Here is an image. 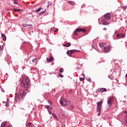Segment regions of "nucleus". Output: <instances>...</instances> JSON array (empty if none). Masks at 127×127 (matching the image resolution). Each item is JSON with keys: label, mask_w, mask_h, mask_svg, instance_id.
I'll list each match as a JSON object with an SVG mask.
<instances>
[{"label": "nucleus", "mask_w": 127, "mask_h": 127, "mask_svg": "<svg viewBox=\"0 0 127 127\" xmlns=\"http://www.w3.org/2000/svg\"><path fill=\"white\" fill-rule=\"evenodd\" d=\"M60 104L61 106H68L71 104L70 101L65 99V98H61L60 100Z\"/></svg>", "instance_id": "obj_2"}, {"label": "nucleus", "mask_w": 127, "mask_h": 127, "mask_svg": "<svg viewBox=\"0 0 127 127\" xmlns=\"http://www.w3.org/2000/svg\"><path fill=\"white\" fill-rule=\"evenodd\" d=\"M45 109H47V110H48H48H49V106L45 105Z\"/></svg>", "instance_id": "obj_32"}, {"label": "nucleus", "mask_w": 127, "mask_h": 127, "mask_svg": "<svg viewBox=\"0 0 127 127\" xmlns=\"http://www.w3.org/2000/svg\"><path fill=\"white\" fill-rule=\"evenodd\" d=\"M80 52V50H70L66 52V54L69 56V57H72V54L75 53V52Z\"/></svg>", "instance_id": "obj_4"}, {"label": "nucleus", "mask_w": 127, "mask_h": 127, "mask_svg": "<svg viewBox=\"0 0 127 127\" xmlns=\"http://www.w3.org/2000/svg\"><path fill=\"white\" fill-rule=\"evenodd\" d=\"M103 51L105 53H108V52H110V51H111V46H106L104 48Z\"/></svg>", "instance_id": "obj_6"}, {"label": "nucleus", "mask_w": 127, "mask_h": 127, "mask_svg": "<svg viewBox=\"0 0 127 127\" xmlns=\"http://www.w3.org/2000/svg\"><path fill=\"white\" fill-rule=\"evenodd\" d=\"M28 93V89H26L25 90L21 89L19 92L20 96L21 97L22 99L25 98V96H26V93Z\"/></svg>", "instance_id": "obj_3"}, {"label": "nucleus", "mask_w": 127, "mask_h": 127, "mask_svg": "<svg viewBox=\"0 0 127 127\" xmlns=\"http://www.w3.org/2000/svg\"><path fill=\"white\" fill-rule=\"evenodd\" d=\"M13 10L14 11H16V12H19V11H21V9H20L14 8Z\"/></svg>", "instance_id": "obj_20"}, {"label": "nucleus", "mask_w": 127, "mask_h": 127, "mask_svg": "<svg viewBox=\"0 0 127 127\" xmlns=\"http://www.w3.org/2000/svg\"><path fill=\"white\" fill-rule=\"evenodd\" d=\"M8 127H12V125H9V126H8Z\"/></svg>", "instance_id": "obj_49"}, {"label": "nucleus", "mask_w": 127, "mask_h": 127, "mask_svg": "<svg viewBox=\"0 0 127 127\" xmlns=\"http://www.w3.org/2000/svg\"><path fill=\"white\" fill-rule=\"evenodd\" d=\"M101 110H102V107L101 106H97V112H101Z\"/></svg>", "instance_id": "obj_19"}, {"label": "nucleus", "mask_w": 127, "mask_h": 127, "mask_svg": "<svg viewBox=\"0 0 127 127\" xmlns=\"http://www.w3.org/2000/svg\"><path fill=\"white\" fill-rule=\"evenodd\" d=\"M68 3H69V4H70L71 5H73V4H74V1H69L68 2Z\"/></svg>", "instance_id": "obj_26"}, {"label": "nucleus", "mask_w": 127, "mask_h": 127, "mask_svg": "<svg viewBox=\"0 0 127 127\" xmlns=\"http://www.w3.org/2000/svg\"><path fill=\"white\" fill-rule=\"evenodd\" d=\"M64 46L65 47H70V46H71V44L70 43H67L64 45Z\"/></svg>", "instance_id": "obj_17"}, {"label": "nucleus", "mask_w": 127, "mask_h": 127, "mask_svg": "<svg viewBox=\"0 0 127 127\" xmlns=\"http://www.w3.org/2000/svg\"><path fill=\"white\" fill-rule=\"evenodd\" d=\"M0 51H1V46L0 45Z\"/></svg>", "instance_id": "obj_48"}, {"label": "nucleus", "mask_w": 127, "mask_h": 127, "mask_svg": "<svg viewBox=\"0 0 127 127\" xmlns=\"http://www.w3.org/2000/svg\"><path fill=\"white\" fill-rule=\"evenodd\" d=\"M120 35H121L120 36V38H122L124 37V36H125V35L122 34H120Z\"/></svg>", "instance_id": "obj_38"}, {"label": "nucleus", "mask_w": 127, "mask_h": 127, "mask_svg": "<svg viewBox=\"0 0 127 127\" xmlns=\"http://www.w3.org/2000/svg\"><path fill=\"white\" fill-rule=\"evenodd\" d=\"M21 86L24 88H28L30 86V81L28 78L22 79L20 82Z\"/></svg>", "instance_id": "obj_1"}, {"label": "nucleus", "mask_w": 127, "mask_h": 127, "mask_svg": "<svg viewBox=\"0 0 127 127\" xmlns=\"http://www.w3.org/2000/svg\"><path fill=\"white\" fill-rule=\"evenodd\" d=\"M99 45L100 47H104V46H105V44L104 43H100Z\"/></svg>", "instance_id": "obj_22"}, {"label": "nucleus", "mask_w": 127, "mask_h": 127, "mask_svg": "<svg viewBox=\"0 0 127 127\" xmlns=\"http://www.w3.org/2000/svg\"><path fill=\"white\" fill-rule=\"evenodd\" d=\"M14 100L18 103V102H20V101H21L20 97H19V96L18 95H17V93H15V96L14 98Z\"/></svg>", "instance_id": "obj_9"}, {"label": "nucleus", "mask_w": 127, "mask_h": 127, "mask_svg": "<svg viewBox=\"0 0 127 127\" xmlns=\"http://www.w3.org/2000/svg\"><path fill=\"white\" fill-rule=\"evenodd\" d=\"M50 110H52V108H50Z\"/></svg>", "instance_id": "obj_53"}, {"label": "nucleus", "mask_w": 127, "mask_h": 127, "mask_svg": "<svg viewBox=\"0 0 127 127\" xmlns=\"http://www.w3.org/2000/svg\"><path fill=\"white\" fill-rule=\"evenodd\" d=\"M52 116H53V117H54V118H55V116H56V115H55V114H52Z\"/></svg>", "instance_id": "obj_46"}, {"label": "nucleus", "mask_w": 127, "mask_h": 127, "mask_svg": "<svg viewBox=\"0 0 127 127\" xmlns=\"http://www.w3.org/2000/svg\"><path fill=\"white\" fill-rule=\"evenodd\" d=\"M60 73H63V72H64V69L63 68H61V69H60Z\"/></svg>", "instance_id": "obj_27"}, {"label": "nucleus", "mask_w": 127, "mask_h": 127, "mask_svg": "<svg viewBox=\"0 0 127 127\" xmlns=\"http://www.w3.org/2000/svg\"><path fill=\"white\" fill-rule=\"evenodd\" d=\"M72 92L73 91H72L71 89H70L69 90H68V94H72Z\"/></svg>", "instance_id": "obj_33"}, {"label": "nucleus", "mask_w": 127, "mask_h": 127, "mask_svg": "<svg viewBox=\"0 0 127 127\" xmlns=\"http://www.w3.org/2000/svg\"><path fill=\"white\" fill-rule=\"evenodd\" d=\"M13 3H14V4H18L17 2H16V1H14Z\"/></svg>", "instance_id": "obj_40"}, {"label": "nucleus", "mask_w": 127, "mask_h": 127, "mask_svg": "<svg viewBox=\"0 0 127 127\" xmlns=\"http://www.w3.org/2000/svg\"><path fill=\"white\" fill-rule=\"evenodd\" d=\"M46 11V9L44 10V11H43L39 13L40 15H42L44 13H45V12Z\"/></svg>", "instance_id": "obj_23"}, {"label": "nucleus", "mask_w": 127, "mask_h": 127, "mask_svg": "<svg viewBox=\"0 0 127 127\" xmlns=\"http://www.w3.org/2000/svg\"><path fill=\"white\" fill-rule=\"evenodd\" d=\"M28 126L30 127H34V125L32 124V123H28Z\"/></svg>", "instance_id": "obj_18"}, {"label": "nucleus", "mask_w": 127, "mask_h": 127, "mask_svg": "<svg viewBox=\"0 0 127 127\" xmlns=\"http://www.w3.org/2000/svg\"><path fill=\"white\" fill-rule=\"evenodd\" d=\"M80 81H84L85 80V78L83 77H79Z\"/></svg>", "instance_id": "obj_34"}, {"label": "nucleus", "mask_w": 127, "mask_h": 127, "mask_svg": "<svg viewBox=\"0 0 127 127\" xmlns=\"http://www.w3.org/2000/svg\"><path fill=\"white\" fill-rule=\"evenodd\" d=\"M51 4H52V2H48L47 7H49V6H50V5H51Z\"/></svg>", "instance_id": "obj_25"}, {"label": "nucleus", "mask_w": 127, "mask_h": 127, "mask_svg": "<svg viewBox=\"0 0 127 127\" xmlns=\"http://www.w3.org/2000/svg\"><path fill=\"white\" fill-rule=\"evenodd\" d=\"M59 76L61 78H63V77H64V76L63 75L62 73H60Z\"/></svg>", "instance_id": "obj_35"}, {"label": "nucleus", "mask_w": 127, "mask_h": 127, "mask_svg": "<svg viewBox=\"0 0 127 127\" xmlns=\"http://www.w3.org/2000/svg\"><path fill=\"white\" fill-rule=\"evenodd\" d=\"M107 90L105 88H98L97 90L98 92H101V93H104V92H107Z\"/></svg>", "instance_id": "obj_10"}, {"label": "nucleus", "mask_w": 127, "mask_h": 127, "mask_svg": "<svg viewBox=\"0 0 127 127\" xmlns=\"http://www.w3.org/2000/svg\"><path fill=\"white\" fill-rule=\"evenodd\" d=\"M77 32H86V29L78 28L74 31V34H75V35H78Z\"/></svg>", "instance_id": "obj_5"}, {"label": "nucleus", "mask_w": 127, "mask_h": 127, "mask_svg": "<svg viewBox=\"0 0 127 127\" xmlns=\"http://www.w3.org/2000/svg\"><path fill=\"white\" fill-rule=\"evenodd\" d=\"M41 9H42V8L40 7L37 10H35V11H36L37 12H39V11H40V10H41Z\"/></svg>", "instance_id": "obj_24"}, {"label": "nucleus", "mask_w": 127, "mask_h": 127, "mask_svg": "<svg viewBox=\"0 0 127 127\" xmlns=\"http://www.w3.org/2000/svg\"><path fill=\"white\" fill-rule=\"evenodd\" d=\"M48 112L50 115H51L52 114V112H51V111H50V110H48Z\"/></svg>", "instance_id": "obj_36"}, {"label": "nucleus", "mask_w": 127, "mask_h": 127, "mask_svg": "<svg viewBox=\"0 0 127 127\" xmlns=\"http://www.w3.org/2000/svg\"><path fill=\"white\" fill-rule=\"evenodd\" d=\"M116 37H117L118 38H121V34H118L116 35Z\"/></svg>", "instance_id": "obj_31"}, {"label": "nucleus", "mask_w": 127, "mask_h": 127, "mask_svg": "<svg viewBox=\"0 0 127 127\" xmlns=\"http://www.w3.org/2000/svg\"><path fill=\"white\" fill-rule=\"evenodd\" d=\"M111 16L110 13H107L105 14L104 15L105 19H106V20H110V19H111Z\"/></svg>", "instance_id": "obj_8"}, {"label": "nucleus", "mask_w": 127, "mask_h": 127, "mask_svg": "<svg viewBox=\"0 0 127 127\" xmlns=\"http://www.w3.org/2000/svg\"><path fill=\"white\" fill-rule=\"evenodd\" d=\"M127 6H125L124 7H123L124 9H127Z\"/></svg>", "instance_id": "obj_41"}, {"label": "nucleus", "mask_w": 127, "mask_h": 127, "mask_svg": "<svg viewBox=\"0 0 127 127\" xmlns=\"http://www.w3.org/2000/svg\"><path fill=\"white\" fill-rule=\"evenodd\" d=\"M1 37L3 39V41H5L6 40V36L4 34H1Z\"/></svg>", "instance_id": "obj_14"}, {"label": "nucleus", "mask_w": 127, "mask_h": 127, "mask_svg": "<svg viewBox=\"0 0 127 127\" xmlns=\"http://www.w3.org/2000/svg\"><path fill=\"white\" fill-rule=\"evenodd\" d=\"M49 61L50 62H52L54 61V58L53 57H51L49 59Z\"/></svg>", "instance_id": "obj_21"}, {"label": "nucleus", "mask_w": 127, "mask_h": 127, "mask_svg": "<svg viewBox=\"0 0 127 127\" xmlns=\"http://www.w3.org/2000/svg\"><path fill=\"white\" fill-rule=\"evenodd\" d=\"M47 62H49V59H48V58H47Z\"/></svg>", "instance_id": "obj_45"}, {"label": "nucleus", "mask_w": 127, "mask_h": 127, "mask_svg": "<svg viewBox=\"0 0 127 127\" xmlns=\"http://www.w3.org/2000/svg\"><path fill=\"white\" fill-rule=\"evenodd\" d=\"M37 60V59H34L32 60L33 63H36V61Z\"/></svg>", "instance_id": "obj_29"}, {"label": "nucleus", "mask_w": 127, "mask_h": 127, "mask_svg": "<svg viewBox=\"0 0 127 127\" xmlns=\"http://www.w3.org/2000/svg\"><path fill=\"white\" fill-rule=\"evenodd\" d=\"M70 110H74V105H70Z\"/></svg>", "instance_id": "obj_28"}, {"label": "nucleus", "mask_w": 127, "mask_h": 127, "mask_svg": "<svg viewBox=\"0 0 127 127\" xmlns=\"http://www.w3.org/2000/svg\"><path fill=\"white\" fill-rule=\"evenodd\" d=\"M114 102V98L113 97L110 98L108 99V102H107V106L109 108H111V106H112V103Z\"/></svg>", "instance_id": "obj_7"}, {"label": "nucleus", "mask_w": 127, "mask_h": 127, "mask_svg": "<svg viewBox=\"0 0 127 127\" xmlns=\"http://www.w3.org/2000/svg\"><path fill=\"white\" fill-rule=\"evenodd\" d=\"M13 1H17V0H12Z\"/></svg>", "instance_id": "obj_50"}, {"label": "nucleus", "mask_w": 127, "mask_h": 127, "mask_svg": "<svg viewBox=\"0 0 127 127\" xmlns=\"http://www.w3.org/2000/svg\"><path fill=\"white\" fill-rule=\"evenodd\" d=\"M83 77H85V74H83Z\"/></svg>", "instance_id": "obj_51"}, {"label": "nucleus", "mask_w": 127, "mask_h": 127, "mask_svg": "<svg viewBox=\"0 0 127 127\" xmlns=\"http://www.w3.org/2000/svg\"><path fill=\"white\" fill-rule=\"evenodd\" d=\"M21 109H22V110H24V109H23V108H21Z\"/></svg>", "instance_id": "obj_52"}, {"label": "nucleus", "mask_w": 127, "mask_h": 127, "mask_svg": "<svg viewBox=\"0 0 127 127\" xmlns=\"http://www.w3.org/2000/svg\"><path fill=\"white\" fill-rule=\"evenodd\" d=\"M7 122L6 121H4L3 122H2L1 124L0 127H4V126H5V125H6Z\"/></svg>", "instance_id": "obj_15"}, {"label": "nucleus", "mask_w": 127, "mask_h": 127, "mask_svg": "<svg viewBox=\"0 0 127 127\" xmlns=\"http://www.w3.org/2000/svg\"><path fill=\"white\" fill-rule=\"evenodd\" d=\"M87 81H88V82H91V78H88Z\"/></svg>", "instance_id": "obj_39"}, {"label": "nucleus", "mask_w": 127, "mask_h": 127, "mask_svg": "<svg viewBox=\"0 0 127 127\" xmlns=\"http://www.w3.org/2000/svg\"><path fill=\"white\" fill-rule=\"evenodd\" d=\"M98 116H101V112H99V113L98 114Z\"/></svg>", "instance_id": "obj_43"}, {"label": "nucleus", "mask_w": 127, "mask_h": 127, "mask_svg": "<svg viewBox=\"0 0 127 127\" xmlns=\"http://www.w3.org/2000/svg\"><path fill=\"white\" fill-rule=\"evenodd\" d=\"M103 30H105V31L107 30V28H104Z\"/></svg>", "instance_id": "obj_47"}, {"label": "nucleus", "mask_w": 127, "mask_h": 127, "mask_svg": "<svg viewBox=\"0 0 127 127\" xmlns=\"http://www.w3.org/2000/svg\"><path fill=\"white\" fill-rule=\"evenodd\" d=\"M101 21L103 23V25H109V24H110V23L108 22H107V21L103 22V21H105L104 19H102Z\"/></svg>", "instance_id": "obj_12"}, {"label": "nucleus", "mask_w": 127, "mask_h": 127, "mask_svg": "<svg viewBox=\"0 0 127 127\" xmlns=\"http://www.w3.org/2000/svg\"><path fill=\"white\" fill-rule=\"evenodd\" d=\"M103 105V100H101L100 101L97 103V107H101Z\"/></svg>", "instance_id": "obj_13"}, {"label": "nucleus", "mask_w": 127, "mask_h": 127, "mask_svg": "<svg viewBox=\"0 0 127 127\" xmlns=\"http://www.w3.org/2000/svg\"><path fill=\"white\" fill-rule=\"evenodd\" d=\"M119 20H120V21H123V18H119Z\"/></svg>", "instance_id": "obj_42"}, {"label": "nucleus", "mask_w": 127, "mask_h": 127, "mask_svg": "<svg viewBox=\"0 0 127 127\" xmlns=\"http://www.w3.org/2000/svg\"><path fill=\"white\" fill-rule=\"evenodd\" d=\"M2 103L3 104H5L6 108H7V107H9V101H8V99H7V101L6 102L5 101H3Z\"/></svg>", "instance_id": "obj_11"}, {"label": "nucleus", "mask_w": 127, "mask_h": 127, "mask_svg": "<svg viewBox=\"0 0 127 127\" xmlns=\"http://www.w3.org/2000/svg\"><path fill=\"white\" fill-rule=\"evenodd\" d=\"M31 28H32V24L27 25V27H26L27 29H31Z\"/></svg>", "instance_id": "obj_16"}, {"label": "nucleus", "mask_w": 127, "mask_h": 127, "mask_svg": "<svg viewBox=\"0 0 127 127\" xmlns=\"http://www.w3.org/2000/svg\"><path fill=\"white\" fill-rule=\"evenodd\" d=\"M23 27H24V28H25V29H27L26 28V27H27V25H26V24H23Z\"/></svg>", "instance_id": "obj_30"}, {"label": "nucleus", "mask_w": 127, "mask_h": 127, "mask_svg": "<svg viewBox=\"0 0 127 127\" xmlns=\"http://www.w3.org/2000/svg\"><path fill=\"white\" fill-rule=\"evenodd\" d=\"M48 102L49 103V104H50V105H52V102H51V101L48 100Z\"/></svg>", "instance_id": "obj_37"}, {"label": "nucleus", "mask_w": 127, "mask_h": 127, "mask_svg": "<svg viewBox=\"0 0 127 127\" xmlns=\"http://www.w3.org/2000/svg\"><path fill=\"white\" fill-rule=\"evenodd\" d=\"M54 118H55V119L56 120L58 119V117H57V116H55Z\"/></svg>", "instance_id": "obj_44"}]
</instances>
